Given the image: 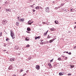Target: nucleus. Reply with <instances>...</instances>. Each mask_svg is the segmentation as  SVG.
Returning a JSON list of instances; mask_svg holds the SVG:
<instances>
[{
  "instance_id": "nucleus-1",
  "label": "nucleus",
  "mask_w": 76,
  "mask_h": 76,
  "mask_svg": "<svg viewBox=\"0 0 76 76\" xmlns=\"http://www.w3.org/2000/svg\"><path fill=\"white\" fill-rule=\"evenodd\" d=\"M11 32V36L12 39H14L15 38V33H13V32L11 30L10 31Z\"/></svg>"
},
{
  "instance_id": "nucleus-2",
  "label": "nucleus",
  "mask_w": 76,
  "mask_h": 76,
  "mask_svg": "<svg viewBox=\"0 0 76 76\" xmlns=\"http://www.w3.org/2000/svg\"><path fill=\"white\" fill-rule=\"evenodd\" d=\"M45 11L46 12H48V13H49L50 12V9H49V8L47 7L45 8Z\"/></svg>"
},
{
  "instance_id": "nucleus-3",
  "label": "nucleus",
  "mask_w": 76,
  "mask_h": 76,
  "mask_svg": "<svg viewBox=\"0 0 76 76\" xmlns=\"http://www.w3.org/2000/svg\"><path fill=\"white\" fill-rule=\"evenodd\" d=\"M36 69H37V70H39V69H40L39 66L38 65H36Z\"/></svg>"
},
{
  "instance_id": "nucleus-4",
  "label": "nucleus",
  "mask_w": 76,
  "mask_h": 76,
  "mask_svg": "<svg viewBox=\"0 0 76 76\" xmlns=\"http://www.w3.org/2000/svg\"><path fill=\"white\" fill-rule=\"evenodd\" d=\"M15 59L14 58H10V61H15Z\"/></svg>"
},
{
  "instance_id": "nucleus-5",
  "label": "nucleus",
  "mask_w": 76,
  "mask_h": 76,
  "mask_svg": "<svg viewBox=\"0 0 76 76\" xmlns=\"http://www.w3.org/2000/svg\"><path fill=\"white\" fill-rule=\"evenodd\" d=\"M19 48V46H15L14 47V49L15 50H18V49Z\"/></svg>"
},
{
  "instance_id": "nucleus-6",
  "label": "nucleus",
  "mask_w": 76,
  "mask_h": 76,
  "mask_svg": "<svg viewBox=\"0 0 76 76\" xmlns=\"http://www.w3.org/2000/svg\"><path fill=\"white\" fill-rule=\"evenodd\" d=\"M24 20L25 18H22L21 19H20V22H23V23L24 22Z\"/></svg>"
},
{
  "instance_id": "nucleus-7",
  "label": "nucleus",
  "mask_w": 76,
  "mask_h": 76,
  "mask_svg": "<svg viewBox=\"0 0 76 76\" xmlns=\"http://www.w3.org/2000/svg\"><path fill=\"white\" fill-rule=\"evenodd\" d=\"M60 76H61L62 75H64V72H60L59 74Z\"/></svg>"
},
{
  "instance_id": "nucleus-8",
  "label": "nucleus",
  "mask_w": 76,
  "mask_h": 76,
  "mask_svg": "<svg viewBox=\"0 0 76 76\" xmlns=\"http://www.w3.org/2000/svg\"><path fill=\"white\" fill-rule=\"evenodd\" d=\"M13 69V66L12 65L10 66H9V70H11V69Z\"/></svg>"
},
{
  "instance_id": "nucleus-9",
  "label": "nucleus",
  "mask_w": 76,
  "mask_h": 76,
  "mask_svg": "<svg viewBox=\"0 0 76 76\" xmlns=\"http://www.w3.org/2000/svg\"><path fill=\"white\" fill-rule=\"evenodd\" d=\"M48 30L44 34V36H46L47 35V33H48Z\"/></svg>"
},
{
  "instance_id": "nucleus-10",
  "label": "nucleus",
  "mask_w": 76,
  "mask_h": 76,
  "mask_svg": "<svg viewBox=\"0 0 76 76\" xmlns=\"http://www.w3.org/2000/svg\"><path fill=\"white\" fill-rule=\"evenodd\" d=\"M40 37H41L40 36H38L37 37H35V39H39V38H40Z\"/></svg>"
},
{
  "instance_id": "nucleus-11",
  "label": "nucleus",
  "mask_w": 76,
  "mask_h": 76,
  "mask_svg": "<svg viewBox=\"0 0 76 76\" xmlns=\"http://www.w3.org/2000/svg\"><path fill=\"white\" fill-rule=\"evenodd\" d=\"M27 30L28 31H31V28H29V27H28L27 28Z\"/></svg>"
},
{
  "instance_id": "nucleus-12",
  "label": "nucleus",
  "mask_w": 76,
  "mask_h": 76,
  "mask_svg": "<svg viewBox=\"0 0 76 76\" xmlns=\"http://www.w3.org/2000/svg\"><path fill=\"white\" fill-rule=\"evenodd\" d=\"M17 19H18V20H19V21H20V16H19V17H17Z\"/></svg>"
},
{
  "instance_id": "nucleus-13",
  "label": "nucleus",
  "mask_w": 76,
  "mask_h": 76,
  "mask_svg": "<svg viewBox=\"0 0 76 76\" xmlns=\"http://www.w3.org/2000/svg\"><path fill=\"white\" fill-rule=\"evenodd\" d=\"M16 24L17 26H19V22H17Z\"/></svg>"
},
{
  "instance_id": "nucleus-14",
  "label": "nucleus",
  "mask_w": 76,
  "mask_h": 76,
  "mask_svg": "<svg viewBox=\"0 0 76 76\" xmlns=\"http://www.w3.org/2000/svg\"><path fill=\"white\" fill-rule=\"evenodd\" d=\"M10 10H9V9H6V12H10Z\"/></svg>"
},
{
  "instance_id": "nucleus-15",
  "label": "nucleus",
  "mask_w": 76,
  "mask_h": 76,
  "mask_svg": "<svg viewBox=\"0 0 76 76\" xmlns=\"http://www.w3.org/2000/svg\"><path fill=\"white\" fill-rule=\"evenodd\" d=\"M36 9H39V7L37 6L35 7Z\"/></svg>"
},
{
  "instance_id": "nucleus-16",
  "label": "nucleus",
  "mask_w": 76,
  "mask_h": 76,
  "mask_svg": "<svg viewBox=\"0 0 76 76\" xmlns=\"http://www.w3.org/2000/svg\"><path fill=\"white\" fill-rule=\"evenodd\" d=\"M55 23L56 24H58V21L56 20L55 21Z\"/></svg>"
},
{
  "instance_id": "nucleus-17",
  "label": "nucleus",
  "mask_w": 76,
  "mask_h": 76,
  "mask_svg": "<svg viewBox=\"0 0 76 76\" xmlns=\"http://www.w3.org/2000/svg\"><path fill=\"white\" fill-rule=\"evenodd\" d=\"M49 42H50V43H51V42H53V41L52 39H51L49 41Z\"/></svg>"
},
{
  "instance_id": "nucleus-18",
  "label": "nucleus",
  "mask_w": 76,
  "mask_h": 76,
  "mask_svg": "<svg viewBox=\"0 0 76 76\" xmlns=\"http://www.w3.org/2000/svg\"><path fill=\"white\" fill-rule=\"evenodd\" d=\"M54 30V28H51L50 29V31H53Z\"/></svg>"
},
{
  "instance_id": "nucleus-19",
  "label": "nucleus",
  "mask_w": 76,
  "mask_h": 76,
  "mask_svg": "<svg viewBox=\"0 0 76 76\" xmlns=\"http://www.w3.org/2000/svg\"><path fill=\"white\" fill-rule=\"evenodd\" d=\"M28 22H29V23H28V25H31V24H32V23H31H31H30V21H28Z\"/></svg>"
},
{
  "instance_id": "nucleus-20",
  "label": "nucleus",
  "mask_w": 76,
  "mask_h": 76,
  "mask_svg": "<svg viewBox=\"0 0 76 76\" xmlns=\"http://www.w3.org/2000/svg\"><path fill=\"white\" fill-rule=\"evenodd\" d=\"M64 3H62L61 4V6H64Z\"/></svg>"
},
{
  "instance_id": "nucleus-21",
  "label": "nucleus",
  "mask_w": 76,
  "mask_h": 76,
  "mask_svg": "<svg viewBox=\"0 0 76 76\" xmlns=\"http://www.w3.org/2000/svg\"><path fill=\"white\" fill-rule=\"evenodd\" d=\"M58 60H59V61H60V60H61V58H59L58 59Z\"/></svg>"
},
{
  "instance_id": "nucleus-22",
  "label": "nucleus",
  "mask_w": 76,
  "mask_h": 76,
  "mask_svg": "<svg viewBox=\"0 0 76 76\" xmlns=\"http://www.w3.org/2000/svg\"><path fill=\"white\" fill-rule=\"evenodd\" d=\"M1 36H2V32H1L0 33V37H1Z\"/></svg>"
},
{
  "instance_id": "nucleus-23",
  "label": "nucleus",
  "mask_w": 76,
  "mask_h": 76,
  "mask_svg": "<svg viewBox=\"0 0 76 76\" xmlns=\"http://www.w3.org/2000/svg\"><path fill=\"white\" fill-rule=\"evenodd\" d=\"M8 40H9V38H7L6 39V41L7 42L8 41Z\"/></svg>"
},
{
  "instance_id": "nucleus-24",
  "label": "nucleus",
  "mask_w": 76,
  "mask_h": 76,
  "mask_svg": "<svg viewBox=\"0 0 76 76\" xmlns=\"http://www.w3.org/2000/svg\"><path fill=\"white\" fill-rule=\"evenodd\" d=\"M26 47L27 48L29 47V44H28L26 46Z\"/></svg>"
},
{
  "instance_id": "nucleus-25",
  "label": "nucleus",
  "mask_w": 76,
  "mask_h": 76,
  "mask_svg": "<svg viewBox=\"0 0 76 76\" xmlns=\"http://www.w3.org/2000/svg\"><path fill=\"white\" fill-rule=\"evenodd\" d=\"M49 67L50 68H51V67H52V65H51V64L49 66Z\"/></svg>"
},
{
  "instance_id": "nucleus-26",
  "label": "nucleus",
  "mask_w": 76,
  "mask_h": 76,
  "mask_svg": "<svg viewBox=\"0 0 76 76\" xmlns=\"http://www.w3.org/2000/svg\"><path fill=\"white\" fill-rule=\"evenodd\" d=\"M23 70L22 69H21L20 71V72H23Z\"/></svg>"
},
{
  "instance_id": "nucleus-27",
  "label": "nucleus",
  "mask_w": 76,
  "mask_h": 76,
  "mask_svg": "<svg viewBox=\"0 0 76 76\" xmlns=\"http://www.w3.org/2000/svg\"><path fill=\"white\" fill-rule=\"evenodd\" d=\"M58 8H59V7L58 8V7H56L55 8V9L57 10V9H58Z\"/></svg>"
},
{
  "instance_id": "nucleus-28",
  "label": "nucleus",
  "mask_w": 76,
  "mask_h": 76,
  "mask_svg": "<svg viewBox=\"0 0 76 76\" xmlns=\"http://www.w3.org/2000/svg\"><path fill=\"white\" fill-rule=\"evenodd\" d=\"M32 11H33V12H35V10H34V9H33Z\"/></svg>"
},
{
  "instance_id": "nucleus-29",
  "label": "nucleus",
  "mask_w": 76,
  "mask_h": 76,
  "mask_svg": "<svg viewBox=\"0 0 76 76\" xmlns=\"http://www.w3.org/2000/svg\"><path fill=\"white\" fill-rule=\"evenodd\" d=\"M55 39H56V38H53V39H52V41H54V40H55Z\"/></svg>"
},
{
  "instance_id": "nucleus-30",
  "label": "nucleus",
  "mask_w": 76,
  "mask_h": 76,
  "mask_svg": "<svg viewBox=\"0 0 76 76\" xmlns=\"http://www.w3.org/2000/svg\"><path fill=\"white\" fill-rule=\"evenodd\" d=\"M48 66H50V65H51V64H50V63H49L48 64Z\"/></svg>"
},
{
  "instance_id": "nucleus-31",
  "label": "nucleus",
  "mask_w": 76,
  "mask_h": 76,
  "mask_svg": "<svg viewBox=\"0 0 76 76\" xmlns=\"http://www.w3.org/2000/svg\"><path fill=\"white\" fill-rule=\"evenodd\" d=\"M48 66H50V65H51V64H50V63H49L48 64Z\"/></svg>"
},
{
  "instance_id": "nucleus-32",
  "label": "nucleus",
  "mask_w": 76,
  "mask_h": 76,
  "mask_svg": "<svg viewBox=\"0 0 76 76\" xmlns=\"http://www.w3.org/2000/svg\"><path fill=\"white\" fill-rule=\"evenodd\" d=\"M27 38H28V39H27L26 40L27 41H29V37Z\"/></svg>"
},
{
  "instance_id": "nucleus-33",
  "label": "nucleus",
  "mask_w": 76,
  "mask_h": 76,
  "mask_svg": "<svg viewBox=\"0 0 76 76\" xmlns=\"http://www.w3.org/2000/svg\"><path fill=\"white\" fill-rule=\"evenodd\" d=\"M65 60H67V57H65L64 58Z\"/></svg>"
},
{
  "instance_id": "nucleus-34",
  "label": "nucleus",
  "mask_w": 76,
  "mask_h": 76,
  "mask_svg": "<svg viewBox=\"0 0 76 76\" xmlns=\"http://www.w3.org/2000/svg\"><path fill=\"white\" fill-rule=\"evenodd\" d=\"M68 54H69V55H70L72 54V53L71 52H69Z\"/></svg>"
},
{
  "instance_id": "nucleus-35",
  "label": "nucleus",
  "mask_w": 76,
  "mask_h": 76,
  "mask_svg": "<svg viewBox=\"0 0 76 76\" xmlns=\"http://www.w3.org/2000/svg\"><path fill=\"white\" fill-rule=\"evenodd\" d=\"M53 60L54 59H52L50 61V62L51 61L52 62H53Z\"/></svg>"
},
{
  "instance_id": "nucleus-36",
  "label": "nucleus",
  "mask_w": 76,
  "mask_h": 76,
  "mask_svg": "<svg viewBox=\"0 0 76 76\" xmlns=\"http://www.w3.org/2000/svg\"><path fill=\"white\" fill-rule=\"evenodd\" d=\"M71 69H72V68H73V66H72V65H71Z\"/></svg>"
},
{
  "instance_id": "nucleus-37",
  "label": "nucleus",
  "mask_w": 76,
  "mask_h": 76,
  "mask_svg": "<svg viewBox=\"0 0 76 76\" xmlns=\"http://www.w3.org/2000/svg\"><path fill=\"white\" fill-rule=\"evenodd\" d=\"M68 76H70V75H72L71 74H68Z\"/></svg>"
},
{
  "instance_id": "nucleus-38",
  "label": "nucleus",
  "mask_w": 76,
  "mask_h": 76,
  "mask_svg": "<svg viewBox=\"0 0 76 76\" xmlns=\"http://www.w3.org/2000/svg\"><path fill=\"white\" fill-rule=\"evenodd\" d=\"M5 23H7V21L6 20H5Z\"/></svg>"
},
{
  "instance_id": "nucleus-39",
  "label": "nucleus",
  "mask_w": 76,
  "mask_h": 76,
  "mask_svg": "<svg viewBox=\"0 0 76 76\" xmlns=\"http://www.w3.org/2000/svg\"><path fill=\"white\" fill-rule=\"evenodd\" d=\"M29 72V70H27V71H26V72L28 73Z\"/></svg>"
},
{
  "instance_id": "nucleus-40",
  "label": "nucleus",
  "mask_w": 76,
  "mask_h": 76,
  "mask_svg": "<svg viewBox=\"0 0 76 76\" xmlns=\"http://www.w3.org/2000/svg\"><path fill=\"white\" fill-rule=\"evenodd\" d=\"M26 73L25 74L23 75V76H25V75H26Z\"/></svg>"
},
{
  "instance_id": "nucleus-41",
  "label": "nucleus",
  "mask_w": 76,
  "mask_h": 76,
  "mask_svg": "<svg viewBox=\"0 0 76 76\" xmlns=\"http://www.w3.org/2000/svg\"><path fill=\"white\" fill-rule=\"evenodd\" d=\"M72 10H73V8L71 9L70 10V11H72Z\"/></svg>"
},
{
  "instance_id": "nucleus-42",
  "label": "nucleus",
  "mask_w": 76,
  "mask_h": 76,
  "mask_svg": "<svg viewBox=\"0 0 76 76\" xmlns=\"http://www.w3.org/2000/svg\"><path fill=\"white\" fill-rule=\"evenodd\" d=\"M48 36H49V35H48V37H47V38L48 39V38H50V37H48Z\"/></svg>"
},
{
  "instance_id": "nucleus-43",
  "label": "nucleus",
  "mask_w": 76,
  "mask_h": 76,
  "mask_svg": "<svg viewBox=\"0 0 76 76\" xmlns=\"http://www.w3.org/2000/svg\"><path fill=\"white\" fill-rule=\"evenodd\" d=\"M41 44H42H42H44V42H41Z\"/></svg>"
},
{
  "instance_id": "nucleus-44",
  "label": "nucleus",
  "mask_w": 76,
  "mask_h": 76,
  "mask_svg": "<svg viewBox=\"0 0 76 76\" xmlns=\"http://www.w3.org/2000/svg\"><path fill=\"white\" fill-rule=\"evenodd\" d=\"M30 7H34V6H33V5H31Z\"/></svg>"
},
{
  "instance_id": "nucleus-45",
  "label": "nucleus",
  "mask_w": 76,
  "mask_h": 76,
  "mask_svg": "<svg viewBox=\"0 0 76 76\" xmlns=\"http://www.w3.org/2000/svg\"><path fill=\"white\" fill-rule=\"evenodd\" d=\"M12 76H16V75L14 74Z\"/></svg>"
},
{
  "instance_id": "nucleus-46",
  "label": "nucleus",
  "mask_w": 76,
  "mask_h": 76,
  "mask_svg": "<svg viewBox=\"0 0 76 76\" xmlns=\"http://www.w3.org/2000/svg\"><path fill=\"white\" fill-rule=\"evenodd\" d=\"M54 3H55V2L54 1H53V4H54Z\"/></svg>"
},
{
  "instance_id": "nucleus-47",
  "label": "nucleus",
  "mask_w": 76,
  "mask_h": 76,
  "mask_svg": "<svg viewBox=\"0 0 76 76\" xmlns=\"http://www.w3.org/2000/svg\"><path fill=\"white\" fill-rule=\"evenodd\" d=\"M75 28H76V26L74 27V29H75Z\"/></svg>"
},
{
  "instance_id": "nucleus-48",
  "label": "nucleus",
  "mask_w": 76,
  "mask_h": 76,
  "mask_svg": "<svg viewBox=\"0 0 76 76\" xmlns=\"http://www.w3.org/2000/svg\"><path fill=\"white\" fill-rule=\"evenodd\" d=\"M4 47H6V45L4 44Z\"/></svg>"
},
{
  "instance_id": "nucleus-49",
  "label": "nucleus",
  "mask_w": 76,
  "mask_h": 76,
  "mask_svg": "<svg viewBox=\"0 0 76 76\" xmlns=\"http://www.w3.org/2000/svg\"><path fill=\"white\" fill-rule=\"evenodd\" d=\"M62 57H63V58H64V56H62Z\"/></svg>"
},
{
  "instance_id": "nucleus-50",
  "label": "nucleus",
  "mask_w": 76,
  "mask_h": 76,
  "mask_svg": "<svg viewBox=\"0 0 76 76\" xmlns=\"http://www.w3.org/2000/svg\"><path fill=\"white\" fill-rule=\"evenodd\" d=\"M6 51V50H4V51Z\"/></svg>"
},
{
  "instance_id": "nucleus-51",
  "label": "nucleus",
  "mask_w": 76,
  "mask_h": 76,
  "mask_svg": "<svg viewBox=\"0 0 76 76\" xmlns=\"http://www.w3.org/2000/svg\"><path fill=\"white\" fill-rule=\"evenodd\" d=\"M68 53V52H66V53Z\"/></svg>"
},
{
  "instance_id": "nucleus-52",
  "label": "nucleus",
  "mask_w": 76,
  "mask_h": 76,
  "mask_svg": "<svg viewBox=\"0 0 76 76\" xmlns=\"http://www.w3.org/2000/svg\"><path fill=\"white\" fill-rule=\"evenodd\" d=\"M27 33H29V32H28V31H27Z\"/></svg>"
},
{
  "instance_id": "nucleus-53",
  "label": "nucleus",
  "mask_w": 76,
  "mask_h": 76,
  "mask_svg": "<svg viewBox=\"0 0 76 76\" xmlns=\"http://www.w3.org/2000/svg\"><path fill=\"white\" fill-rule=\"evenodd\" d=\"M4 23H5V22H5V21H4Z\"/></svg>"
},
{
  "instance_id": "nucleus-54",
  "label": "nucleus",
  "mask_w": 76,
  "mask_h": 76,
  "mask_svg": "<svg viewBox=\"0 0 76 76\" xmlns=\"http://www.w3.org/2000/svg\"><path fill=\"white\" fill-rule=\"evenodd\" d=\"M66 53V52H64V53Z\"/></svg>"
},
{
  "instance_id": "nucleus-55",
  "label": "nucleus",
  "mask_w": 76,
  "mask_h": 76,
  "mask_svg": "<svg viewBox=\"0 0 76 76\" xmlns=\"http://www.w3.org/2000/svg\"><path fill=\"white\" fill-rule=\"evenodd\" d=\"M33 22H31V23H33Z\"/></svg>"
},
{
  "instance_id": "nucleus-56",
  "label": "nucleus",
  "mask_w": 76,
  "mask_h": 76,
  "mask_svg": "<svg viewBox=\"0 0 76 76\" xmlns=\"http://www.w3.org/2000/svg\"><path fill=\"white\" fill-rule=\"evenodd\" d=\"M75 24H76V22H75Z\"/></svg>"
},
{
  "instance_id": "nucleus-57",
  "label": "nucleus",
  "mask_w": 76,
  "mask_h": 76,
  "mask_svg": "<svg viewBox=\"0 0 76 76\" xmlns=\"http://www.w3.org/2000/svg\"><path fill=\"white\" fill-rule=\"evenodd\" d=\"M74 66H75L74 65H73V67H74Z\"/></svg>"
},
{
  "instance_id": "nucleus-58",
  "label": "nucleus",
  "mask_w": 76,
  "mask_h": 76,
  "mask_svg": "<svg viewBox=\"0 0 76 76\" xmlns=\"http://www.w3.org/2000/svg\"><path fill=\"white\" fill-rule=\"evenodd\" d=\"M40 9H41L42 8L41 7H40Z\"/></svg>"
},
{
  "instance_id": "nucleus-59",
  "label": "nucleus",
  "mask_w": 76,
  "mask_h": 76,
  "mask_svg": "<svg viewBox=\"0 0 76 76\" xmlns=\"http://www.w3.org/2000/svg\"><path fill=\"white\" fill-rule=\"evenodd\" d=\"M29 60H31V58H29Z\"/></svg>"
},
{
  "instance_id": "nucleus-60",
  "label": "nucleus",
  "mask_w": 76,
  "mask_h": 76,
  "mask_svg": "<svg viewBox=\"0 0 76 76\" xmlns=\"http://www.w3.org/2000/svg\"><path fill=\"white\" fill-rule=\"evenodd\" d=\"M30 0V1H31L32 0Z\"/></svg>"
},
{
  "instance_id": "nucleus-61",
  "label": "nucleus",
  "mask_w": 76,
  "mask_h": 76,
  "mask_svg": "<svg viewBox=\"0 0 76 76\" xmlns=\"http://www.w3.org/2000/svg\"><path fill=\"white\" fill-rule=\"evenodd\" d=\"M34 4H34L33 5H34Z\"/></svg>"
}]
</instances>
